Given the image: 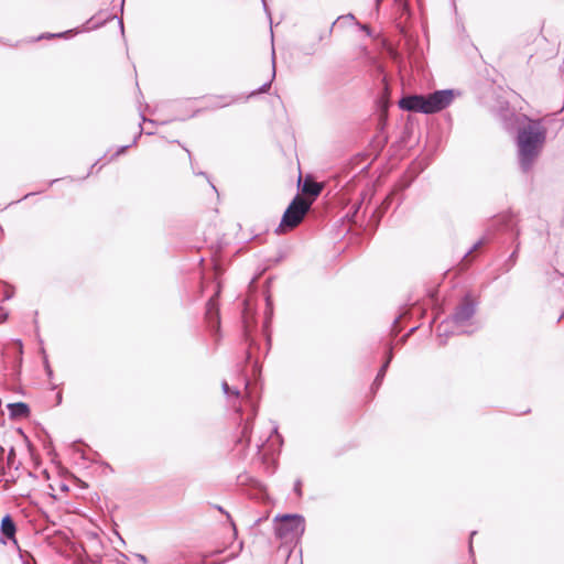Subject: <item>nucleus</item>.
I'll return each instance as SVG.
<instances>
[{
	"mask_svg": "<svg viewBox=\"0 0 564 564\" xmlns=\"http://www.w3.org/2000/svg\"><path fill=\"white\" fill-rule=\"evenodd\" d=\"M412 180H413V178H410L406 183H404V184L402 185V187H401V188H402V189H404V188L409 187V186H410V184H411V182H412Z\"/></svg>",
	"mask_w": 564,
	"mask_h": 564,
	"instance_id": "24",
	"label": "nucleus"
},
{
	"mask_svg": "<svg viewBox=\"0 0 564 564\" xmlns=\"http://www.w3.org/2000/svg\"><path fill=\"white\" fill-rule=\"evenodd\" d=\"M484 242H485V239H480L476 243H474V246L470 249H468V251H466V253L464 254V258H467L471 252L477 250Z\"/></svg>",
	"mask_w": 564,
	"mask_h": 564,
	"instance_id": "17",
	"label": "nucleus"
},
{
	"mask_svg": "<svg viewBox=\"0 0 564 564\" xmlns=\"http://www.w3.org/2000/svg\"><path fill=\"white\" fill-rule=\"evenodd\" d=\"M138 558L142 564H147V557L142 554H138Z\"/></svg>",
	"mask_w": 564,
	"mask_h": 564,
	"instance_id": "23",
	"label": "nucleus"
},
{
	"mask_svg": "<svg viewBox=\"0 0 564 564\" xmlns=\"http://www.w3.org/2000/svg\"><path fill=\"white\" fill-rule=\"evenodd\" d=\"M523 120L527 121V124L519 128L517 135L518 162L521 171L528 173L533 167L545 143L546 128L544 118L531 119L523 116Z\"/></svg>",
	"mask_w": 564,
	"mask_h": 564,
	"instance_id": "1",
	"label": "nucleus"
},
{
	"mask_svg": "<svg viewBox=\"0 0 564 564\" xmlns=\"http://www.w3.org/2000/svg\"><path fill=\"white\" fill-rule=\"evenodd\" d=\"M0 530L2 535L11 540L14 544H18L15 540L17 527L10 514H6L1 519Z\"/></svg>",
	"mask_w": 564,
	"mask_h": 564,
	"instance_id": "9",
	"label": "nucleus"
},
{
	"mask_svg": "<svg viewBox=\"0 0 564 564\" xmlns=\"http://www.w3.org/2000/svg\"><path fill=\"white\" fill-rule=\"evenodd\" d=\"M46 370H47V375L51 376L52 375V370L50 368V366L46 364Z\"/></svg>",
	"mask_w": 564,
	"mask_h": 564,
	"instance_id": "28",
	"label": "nucleus"
},
{
	"mask_svg": "<svg viewBox=\"0 0 564 564\" xmlns=\"http://www.w3.org/2000/svg\"><path fill=\"white\" fill-rule=\"evenodd\" d=\"M262 2H263V8H264V10L267 11L268 15H270V13H269V11H268L267 3H265V0H262Z\"/></svg>",
	"mask_w": 564,
	"mask_h": 564,
	"instance_id": "26",
	"label": "nucleus"
},
{
	"mask_svg": "<svg viewBox=\"0 0 564 564\" xmlns=\"http://www.w3.org/2000/svg\"><path fill=\"white\" fill-rule=\"evenodd\" d=\"M0 542L3 544L6 543V541L2 538H0Z\"/></svg>",
	"mask_w": 564,
	"mask_h": 564,
	"instance_id": "38",
	"label": "nucleus"
},
{
	"mask_svg": "<svg viewBox=\"0 0 564 564\" xmlns=\"http://www.w3.org/2000/svg\"><path fill=\"white\" fill-rule=\"evenodd\" d=\"M221 388L227 398L234 397L235 399L240 398V391L231 388L227 381H223Z\"/></svg>",
	"mask_w": 564,
	"mask_h": 564,
	"instance_id": "16",
	"label": "nucleus"
},
{
	"mask_svg": "<svg viewBox=\"0 0 564 564\" xmlns=\"http://www.w3.org/2000/svg\"><path fill=\"white\" fill-rule=\"evenodd\" d=\"M217 509H218L220 512L225 513V514L227 516V518H228V519H230L229 513H228V512H226L221 507H217Z\"/></svg>",
	"mask_w": 564,
	"mask_h": 564,
	"instance_id": "25",
	"label": "nucleus"
},
{
	"mask_svg": "<svg viewBox=\"0 0 564 564\" xmlns=\"http://www.w3.org/2000/svg\"><path fill=\"white\" fill-rule=\"evenodd\" d=\"M361 29L365 30L368 34H370V30L367 25H362Z\"/></svg>",
	"mask_w": 564,
	"mask_h": 564,
	"instance_id": "27",
	"label": "nucleus"
},
{
	"mask_svg": "<svg viewBox=\"0 0 564 564\" xmlns=\"http://www.w3.org/2000/svg\"><path fill=\"white\" fill-rule=\"evenodd\" d=\"M427 115L436 113L447 108L454 100L453 89L436 90L425 96Z\"/></svg>",
	"mask_w": 564,
	"mask_h": 564,
	"instance_id": "5",
	"label": "nucleus"
},
{
	"mask_svg": "<svg viewBox=\"0 0 564 564\" xmlns=\"http://www.w3.org/2000/svg\"><path fill=\"white\" fill-rule=\"evenodd\" d=\"M274 533L284 542H293L305 531V520L300 514H283L275 517Z\"/></svg>",
	"mask_w": 564,
	"mask_h": 564,
	"instance_id": "4",
	"label": "nucleus"
},
{
	"mask_svg": "<svg viewBox=\"0 0 564 564\" xmlns=\"http://www.w3.org/2000/svg\"><path fill=\"white\" fill-rule=\"evenodd\" d=\"M129 147H130V145H123V147L119 148V149L117 150V152L113 154V156H118V155H120V154L124 153V152H126V150H127Z\"/></svg>",
	"mask_w": 564,
	"mask_h": 564,
	"instance_id": "20",
	"label": "nucleus"
},
{
	"mask_svg": "<svg viewBox=\"0 0 564 564\" xmlns=\"http://www.w3.org/2000/svg\"><path fill=\"white\" fill-rule=\"evenodd\" d=\"M477 532L476 531H473L470 533V541H469V552L473 553V544H471V541H473V538L474 535L476 534Z\"/></svg>",
	"mask_w": 564,
	"mask_h": 564,
	"instance_id": "22",
	"label": "nucleus"
},
{
	"mask_svg": "<svg viewBox=\"0 0 564 564\" xmlns=\"http://www.w3.org/2000/svg\"><path fill=\"white\" fill-rule=\"evenodd\" d=\"M275 77V59H274V50L272 51V77L269 82L264 83L259 89L253 90L250 96H256L260 93H265L272 83V79Z\"/></svg>",
	"mask_w": 564,
	"mask_h": 564,
	"instance_id": "13",
	"label": "nucleus"
},
{
	"mask_svg": "<svg viewBox=\"0 0 564 564\" xmlns=\"http://www.w3.org/2000/svg\"><path fill=\"white\" fill-rule=\"evenodd\" d=\"M141 134V132H139V134L133 139V144L137 142V139L139 138V135Z\"/></svg>",
	"mask_w": 564,
	"mask_h": 564,
	"instance_id": "33",
	"label": "nucleus"
},
{
	"mask_svg": "<svg viewBox=\"0 0 564 564\" xmlns=\"http://www.w3.org/2000/svg\"><path fill=\"white\" fill-rule=\"evenodd\" d=\"M8 410L11 417H25L30 413L29 405L24 402L9 403Z\"/></svg>",
	"mask_w": 564,
	"mask_h": 564,
	"instance_id": "10",
	"label": "nucleus"
},
{
	"mask_svg": "<svg viewBox=\"0 0 564 564\" xmlns=\"http://www.w3.org/2000/svg\"><path fill=\"white\" fill-rule=\"evenodd\" d=\"M251 431H252V424L250 423L249 419H246V422H245V424L242 425V429H241V435L237 440V444H241V445L248 446L249 443H250Z\"/></svg>",
	"mask_w": 564,
	"mask_h": 564,
	"instance_id": "12",
	"label": "nucleus"
},
{
	"mask_svg": "<svg viewBox=\"0 0 564 564\" xmlns=\"http://www.w3.org/2000/svg\"><path fill=\"white\" fill-rule=\"evenodd\" d=\"M380 0H377V2H379Z\"/></svg>",
	"mask_w": 564,
	"mask_h": 564,
	"instance_id": "40",
	"label": "nucleus"
},
{
	"mask_svg": "<svg viewBox=\"0 0 564 564\" xmlns=\"http://www.w3.org/2000/svg\"><path fill=\"white\" fill-rule=\"evenodd\" d=\"M392 350L390 349L389 350V354H388V357H387V360L384 361V364L381 366V368L379 369L375 380H373V383H372V389H379V387L381 386L382 383V380L386 376V372L388 370V367L392 360Z\"/></svg>",
	"mask_w": 564,
	"mask_h": 564,
	"instance_id": "11",
	"label": "nucleus"
},
{
	"mask_svg": "<svg viewBox=\"0 0 564 564\" xmlns=\"http://www.w3.org/2000/svg\"><path fill=\"white\" fill-rule=\"evenodd\" d=\"M367 196V193H361V200L358 202V203H355L352 206H351V214L349 213L347 216H349L350 220L352 223H357L358 221V214L362 207V204H364V199L365 197Z\"/></svg>",
	"mask_w": 564,
	"mask_h": 564,
	"instance_id": "14",
	"label": "nucleus"
},
{
	"mask_svg": "<svg viewBox=\"0 0 564 564\" xmlns=\"http://www.w3.org/2000/svg\"><path fill=\"white\" fill-rule=\"evenodd\" d=\"M519 247H520V242L518 241L516 245L514 251L509 256V258L503 263V269L506 272L510 271L513 268V265L516 264Z\"/></svg>",
	"mask_w": 564,
	"mask_h": 564,
	"instance_id": "15",
	"label": "nucleus"
},
{
	"mask_svg": "<svg viewBox=\"0 0 564 564\" xmlns=\"http://www.w3.org/2000/svg\"><path fill=\"white\" fill-rule=\"evenodd\" d=\"M399 107L411 112L427 115L426 98L424 95H410L399 100Z\"/></svg>",
	"mask_w": 564,
	"mask_h": 564,
	"instance_id": "6",
	"label": "nucleus"
},
{
	"mask_svg": "<svg viewBox=\"0 0 564 564\" xmlns=\"http://www.w3.org/2000/svg\"><path fill=\"white\" fill-rule=\"evenodd\" d=\"M206 321L212 332H218L220 325L218 304L215 297H210L206 304Z\"/></svg>",
	"mask_w": 564,
	"mask_h": 564,
	"instance_id": "7",
	"label": "nucleus"
},
{
	"mask_svg": "<svg viewBox=\"0 0 564 564\" xmlns=\"http://www.w3.org/2000/svg\"><path fill=\"white\" fill-rule=\"evenodd\" d=\"M299 186L301 187V192L305 196H310V200H314L322 192V185L315 181H313L310 176L305 177L303 182H301V176L299 177Z\"/></svg>",
	"mask_w": 564,
	"mask_h": 564,
	"instance_id": "8",
	"label": "nucleus"
},
{
	"mask_svg": "<svg viewBox=\"0 0 564 564\" xmlns=\"http://www.w3.org/2000/svg\"><path fill=\"white\" fill-rule=\"evenodd\" d=\"M24 564H28V563L24 562Z\"/></svg>",
	"mask_w": 564,
	"mask_h": 564,
	"instance_id": "41",
	"label": "nucleus"
},
{
	"mask_svg": "<svg viewBox=\"0 0 564 564\" xmlns=\"http://www.w3.org/2000/svg\"><path fill=\"white\" fill-rule=\"evenodd\" d=\"M72 32L73 31L69 30V31H66V32L57 33V34L51 33V34H47V35H42V36H40V39H43V37H47V39H50V37H66Z\"/></svg>",
	"mask_w": 564,
	"mask_h": 564,
	"instance_id": "18",
	"label": "nucleus"
},
{
	"mask_svg": "<svg viewBox=\"0 0 564 564\" xmlns=\"http://www.w3.org/2000/svg\"><path fill=\"white\" fill-rule=\"evenodd\" d=\"M256 411H257V410H256V406H254V405H252V415H253V416L256 415Z\"/></svg>",
	"mask_w": 564,
	"mask_h": 564,
	"instance_id": "32",
	"label": "nucleus"
},
{
	"mask_svg": "<svg viewBox=\"0 0 564 564\" xmlns=\"http://www.w3.org/2000/svg\"><path fill=\"white\" fill-rule=\"evenodd\" d=\"M34 193L25 194L24 198H28L29 196L33 195Z\"/></svg>",
	"mask_w": 564,
	"mask_h": 564,
	"instance_id": "35",
	"label": "nucleus"
},
{
	"mask_svg": "<svg viewBox=\"0 0 564 564\" xmlns=\"http://www.w3.org/2000/svg\"><path fill=\"white\" fill-rule=\"evenodd\" d=\"M272 433H278V427L275 425L272 427Z\"/></svg>",
	"mask_w": 564,
	"mask_h": 564,
	"instance_id": "31",
	"label": "nucleus"
},
{
	"mask_svg": "<svg viewBox=\"0 0 564 564\" xmlns=\"http://www.w3.org/2000/svg\"><path fill=\"white\" fill-rule=\"evenodd\" d=\"M311 206L312 200L297 194L285 209L280 226L275 231L281 234L285 231V229H293L299 226L310 210Z\"/></svg>",
	"mask_w": 564,
	"mask_h": 564,
	"instance_id": "3",
	"label": "nucleus"
},
{
	"mask_svg": "<svg viewBox=\"0 0 564 564\" xmlns=\"http://www.w3.org/2000/svg\"><path fill=\"white\" fill-rule=\"evenodd\" d=\"M552 274L553 275H558V276L562 275L557 270H553Z\"/></svg>",
	"mask_w": 564,
	"mask_h": 564,
	"instance_id": "29",
	"label": "nucleus"
},
{
	"mask_svg": "<svg viewBox=\"0 0 564 564\" xmlns=\"http://www.w3.org/2000/svg\"><path fill=\"white\" fill-rule=\"evenodd\" d=\"M256 446H257L258 451H260V448L263 446V442L262 443H257Z\"/></svg>",
	"mask_w": 564,
	"mask_h": 564,
	"instance_id": "30",
	"label": "nucleus"
},
{
	"mask_svg": "<svg viewBox=\"0 0 564 564\" xmlns=\"http://www.w3.org/2000/svg\"><path fill=\"white\" fill-rule=\"evenodd\" d=\"M55 182H57V180H52V181L50 182V185H53Z\"/></svg>",
	"mask_w": 564,
	"mask_h": 564,
	"instance_id": "37",
	"label": "nucleus"
},
{
	"mask_svg": "<svg viewBox=\"0 0 564 564\" xmlns=\"http://www.w3.org/2000/svg\"><path fill=\"white\" fill-rule=\"evenodd\" d=\"M339 19H346V20L355 21V15L351 14V13H348L346 15L339 17L338 20Z\"/></svg>",
	"mask_w": 564,
	"mask_h": 564,
	"instance_id": "21",
	"label": "nucleus"
},
{
	"mask_svg": "<svg viewBox=\"0 0 564 564\" xmlns=\"http://www.w3.org/2000/svg\"><path fill=\"white\" fill-rule=\"evenodd\" d=\"M416 329V327H412L409 332V334L413 333Z\"/></svg>",
	"mask_w": 564,
	"mask_h": 564,
	"instance_id": "36",
	"label": "nucleus"
},
{
	"mask_svg": "<svg viewBox=\"0 0 564 564\" xmlns=\"http://www.w3.org/2000/svg\"><path fill=\"white\" fill-rule=\"evenodd\" d=\"M477 308V302L470 294H466L462 302L456 306L451 317L440 324L437 327L438 336L448 334H473L475 328L469 329L471 326V318L474 317Z\"/></svg>",
	"mask_w": 564,
	"mask_h": 564,
	"instance_id": "2",
	"label": "nucleus"
},
{
	"mask_svg": "<svg viewBox=\"0 0 564 564\" xmlns=\"http://www.w3.org/2000/svg\"><path fill=\"white\" fill-rule=\"evenodd\" d=\"M119 24H120L121 30L123 31V22L121 20L119 21Z\"/></svg>",
	"mask_w": 564,
	"mask_h": 564,
	"instance_id": "34",
	"label": "nucleus"
},
{
	"mask_svg": "<svg viewBox=\"0 0 564 564\" xmlns=\"http://www.w3.org/2000/svg\"><path fill=\"white\" fill-rule=\"evenodd\" d=\"M123 4H124V0L121 1V9L123 8Z\"/></svg>",
	"mask_w": 564,
	"mask_h": 564,
	"instance_id": "39",
	"label": "nucleus"
},
{
	"mask_svg": "<svg viewBox=\"0 0 564 564\" xmlns=\"http://www.w3.org/2000/svg\"><path fill=\"white\" fill-rule=\"evenodd\" d=\"M294 491L295 494L301 497L302 496V481L300 479H297L295 482H294Z\"/></svg>",
	"mask_w": 564,
	"mask_h": 564,
	"instance_id": "19",
	"label": "nucleus"
}]
</instances>
